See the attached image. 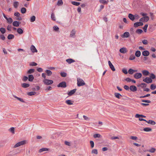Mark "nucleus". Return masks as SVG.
<instances>
[{
	"label": "nucleus",
	"instance_id": "f257e3e1",
	"mask_svg": "<svg viewBox=\"0 0 156 156\" xmlns=\"http://www.w3.org/2000/svg\"><path fill=\"white\" fill-rule=\"evenodd\" d=\"M27 143V141L25 140L22 141L18 142L14 145L13 147V148H16L20 146L24 145Z\"/></svg>",
	"mask_w": 156,
	"mask_h": 156
},
{
	"label": "nucleus",
	"instance_id": "f03ea898",
	"mask_svg": "<svg viewBox=\"0 0 156 156\" xmlns=\"http://www.w3.org/2000/svg\"><path fill=\"white\" fill-rule=\"evenodd\" d=\"M77 85L79 87L82 86L85 84V83L84 81L80 78H77Z\"/></svg>",
	"mask_w": 156,
	"mask_h": 156
},
{
	"label": "nucleus",
	"instance_id": "7ed1b4c3",
	"mask_svg": "<svg viewBox=\"0 0 156 156\" xmlns=\"http://www.w3.org/2000/svg\"><path fill=\"white\" fill-rule=\"evenodd\" d=\"M43 82L45 85H50L52 84L53 83V80L47 79L43 80Z\"/></svg>",
	"mask_w": 156,
	"mask_h": 156
},
{
	"label": "nucleus",
	"instance_id": "20e7f679",
	"mask_svg": "<svg viewBox=\"0 0 156 156\" xmlns=\"http://www.w3.org/2000/svg\"><path fill=\"white\" fill-rule=\"evenodd\" d=\"M3 16L7 20V22L9 24H11L12 23V22L13 21V20L12 18H8L6 17V16H5V15L4 13L3 14Z\"/></svg>",
	"mask_w": 156,
	"mask_h": 156
},
{
	"label": "nucleus",
	"instance_id": "39448f33",
	"mask_svg": "<svg viewBox=\"0 0 156 156\" xmlns=\"http://www.w3.org/2000/svg\"><path fill=\"white\" fill-rule=\"evenodd\" d=\"M143 81L147 83H151L152 82V80L151 78L148 77H147L144 79Z\"/></svg>",
	"mask_w": 156,
	"mask_h": 156
},
{
	"label": "nucleus",
	"instance_id": "423d86ee",
	"mask_svg": "<svg viewBox=\"0 0 156 156\" xmlns=\"http://www.w3.org/2000/svg\"><path fill=\"white\" fill-rule=\"evenodd\" d=\"M142 74L141 73H136L134 75V77L136 79H139L141 77Z\"/></svg>",
	"mask_w": 156,
	"mask_h": 156
},
{
	"label": "nucleus",
	"instance_id": "0eeeda50",
	"mask_svg": "<svg viewBox=\"0 0 156 156\" xmlns=\"http://www.w3.org/2000/svg\"><path fill=\"white\" fill-rule=\"evenodd\" d=\"M58 87H66V83L65 82H62L60 83L58 85Z\"/></svg>",
	"mask_w": 156,
	"mask_h": 156
},
{
	"label": "nucleus",
	"instance_id": "6e6552de",
	"mask_svg": "<svg viewBox=\"0 0 156 156\" xmlns=\"http://www.w3.org/2000/svg\"><path fill=\"white\" fill-rule=\"evenodd\" d=\"M119 51L121 53L125 54L127 52V50L125 48L123 47L120 49Z\"/></svg>",
	"mask_w": 156,
	"mask_h": 156
},
{
	"label": "nucleus",
	"instance_id": "1a4fd4ad",
	"mask_svg": "<svg viewBox=\"0 0 156 156\" xmlns=\"http://www.w3.org/2000/svg\"><path fill=\"white\" fill-rule=\"evenodd\" d=\"M108 63L109 66L110 68H111V69H112V70L113 71H115V68L114 66L110 61H108Z\"/></svg>",
	"mask_w": 156,
	"mask_h": 156
},
{
	"label": "nucleus",
	"instance_id": "9d476101",
	"mask_svg": "<svg viewBox=\"0 0 156 156\" xmlns=\"http://www.w3.org/2000/svg\"><path fill=\"white\" fill-rule=\"evenodd\" d=\"M129 89L131 91L133 92H135L136 91L137 88L134 85H131L130 86Z\"/></svg>",
	"mask_w": 156,
	"mask_h": 156
},
{
	"label": "nucleus",
	"instance_id": "9b49d317",
	"mask_svg": "<svg viewBox=\"0 0 156 156\" xmlns=\"http://www.w3.org/2000/svg\"><path fill=\"white\" fill-rule=\"evenodd\" d=\"M143 25V23L142 22H137L134 24V27H136L140 26H142Z\"/></svg>",
	"mask_w": 156,
	"mask_h": 156
},
{
	"label": "nucleus",
	"instance_id": "f8f14e48",
	"mask_svg": "<svg viewBox=\"0 0 156 156\" xmlns=\"http://www.w3.org/2000/svg\"><path fill=\"white\" fill-rule=\"evenodd\" d=\"M30 50L33 53L37 52V51L36 49V48L33 45H32L31 46Z\"/></svg>",
	"mask_w": 156,
	"mask_h": 156
},
{
	"label": "nucleus",
	"instance_id": "ddd939ff",
	"mask_svg": "<svg viewBox=\"0 0 156 156\" xmlns=\"http://www.w3.org/2000/svg\"><path fill=\"white\" fill-rule=\"evenodd\" d=\"M50 149L49 148H43L39 150V153H41L44 151H49Z\"/></svg>",
	"mask_w": 156,
	"mask_h": 156
},
{
	"label": "nucleus",
	"instance_id": "4468645a",
	"mask_svg": "<svg viewBox=\"0 0 156 156\" xmlns=\"http://www.w3.org/2000/svg\"><path fill=\"white\" fill-rule=\"evenodd\" d=\"M129 34L128 32H125L122 35L121 37L122 38L124 37H129Z\"/></svg>",
	"mask_w": 156,
	"mask_h": 156
},
{
	"label": "nucleus",
	"instance_id": "2eb2a0df",
	"mask_svg": "<svg viewBox=\"0 0 156 156\" xmlns=\"http://www.w3.org/2000/svg\"><path fill=\"white\" fill-rule=\"evenodd\" d=\"M128 17L129 19L132 21H133L135 19L134 15L132 14L129 13L128 15Z\"/></svg>",
	"mask_w": 156,
	"mask_h": 156
},
{
	"label": "nucleus",
	"instance_id": "dca6fc26",
	"mask_svg": "<svg viewBox=\"0 0 156 156\" xmlns=\"http://www.w3.org/2000/svg\"><path fill=\"white\" fill-rule=\"evenodd\" d=\"M20 23L17 21H14L12 23L14 27H19Z\"/></svg>",
	"mask_w": 156,
	"mask_h": 156
},
{
	"label": "nucleus",
	"instance_id": "f3484780",
	"mask_svg": "<svg viewBox=\"0 0 156 156\" xmlns=\"http://www.w3.org/2000/svg\"><path fill=\"white\" fill-rule=\"evenodd\" d=\"M76 89H74L68 92L67 94L69 96H71L74 94L76 92Z\"/></svg>",
	"mask_w": 156,
	"mask_h": 156
},
{
	"label": "nucleus",
	"instance_id": "a211bd4d",
	"mask_svg": "<svg viewBox=\"0 0 156 156\" xmlns=\"http://www.w3.org/2000/svg\"><path fill=\"white\" fill-rule=\"evenodd\" d=\"M66 61L69 64H70L72 63L75 62V61L72 58H69L66 60Z\"/></svg>",
	"mask_w": 156,
	"mask_h": 156
},
{
	"label": "nucleus",
	"instance_id": "6ab92c4d",
	"mask_svg": "<svg viewBox=\"0 0 156 156\" xmlns=\"http://www.w3.org/2000/svg\"><path fill=\"white\" fill-rule=\"evenodd\" d=\"M76 33V31L75 30H73L70 32V36L71 37H74Z\"/></svg>",
	"mask_w": 156,
	"mask_h": 156
},
{
	"label": "nucleus",
	"instance_id": "aec40b11",
	"mask_svg": "<svg viewBox=\"0 0 156 156\" xmlns=\"http://www.w3.org/2000/svg\"><path fill=\"white\" fill-rule=\"evenodd\" d=\"M150 53L147 51H145L142 52V55L144 56H147L149 55Z\"/></svg>",
	"mask_w": 156,
	"mask_h": 156
},
{
	"label": "nucleus",
	"instance_id": "412c9836",
	"mask_svg": "<svg viewBox=\"0 0 156 156\" xmlns=\"http://www.w3.org/2000/svg\"><path fill=\"white\" fill-rule=\"evenodd\" d=\"M28 78L29 81L32 82L34 79V77L32 75H28Z\"/></svg>",
	"mask_w": 156,
	"mask_h": 156
},
{
	"label": "nucleus",
	"instance_id": "4be33fe9",
	"mask_svg": "<svg viewBox=\"0 0 156 156\" xmlns=\"http://www.w3.org/2000/svg\"><path fill=\"white\" fill-rule=\"evenodd\" d=\"M143 74L145 76H147L149 74V71L147 70H144L142 71Z\"/></svg>",
	"mask_w": 156,
	"mask_h": 156
},
{
	"label": "nucleus",
	"instance_id": "5701e85b",
	"mask_svg": "<svg viewBox=\"0 0 156 156\" xmlns=\"http://www.w3.org/2000/svg\"><path fill=\"white\" fill-rule=\"evenodd\" d=\"M146 122L152 125H154L155 124V122L154 121L152 120H150L148 121H147V120H146Z\"/></svg>",
	"mask_w": 156,
	"mask_h": 156
},
{
	"label": "nucleus",
	"instance_id": "b1692460",
	"mask_svg": "<svg viewBox=\"0 0 156 156\" xmlns=\"http://www.w3.org/2000/svg\"><path fill=\"white\" fill-rule=\"evenodd\" d=\"M21 86L24 88L28 87L30 86V84L27 83H23L21 84Z\"/></svg>",
	"mask_w": 156,
	"mask_h": 156
},
{
	"label": "nucleus",
	"instance_id": "393cba45",
	"mask_svg": "<svg viewBox=\"0 0 156 156\" xmlns=\"http://www.w3.org/2000/svg\"><path fill=\"white\" fill-rule=\"evenodd\" d=\"M13 97L16 98L18 100L20 101V102H23V103H25V101L23 100L21 98L19 97H17V96L13 95Z\"/></svg>",
	"mask_w": 156,
	"mask_h": 156
},
{
	"label": "nucleus",
	"instance_id": "a878e982",
	"mask_svg": "<svg viewBox=\"0 0 156 156\" xmlns=\"http://www.w3.org/2000/svg\"><path fill=\"white\" fill-rule=\"evenodd\" d=\"M141 54L140 51L138 50L136 51L135 55L136 57H138L140 56Z\"/></svg>",
	"mask_w": 156,
	"mask_h": 156
},
{
	"label": "nucleus",
	"instance_id": "bb28decb",
	"mask_svg": "<svg viewBox=\"0 0 156 156\" xmlns=\"http://www.w3.org/2000/svg\"><path fill=\"white\" fill-rule=\"evenodd\" d=\"M19 5V3L17 1H15L13 2V6L15 8H17Z\"/></svg>",
	"mask_w": 156,
	"mask_h": 156
},
{
	"label": "nucleus",
	"instance_id": "cd10ccee",
	"mask_svg": "<svg viewBox=\"0 0 156 156\" xmlns=\"http://www.w3.org/2000/svg\"><path fill=\"white\" fill-rule=\"evenodd\" d=\"M17 32L19 34H22L23 33V31L21 28H18L17 29Z\"/></svg>",
	"mask_w": 156,
	"mask_h": 156
},
{
	"label": "nucleus",
	"instance_id": "c85d7f7f",
	"mask_svg": "<svg viewBox=\"0 0 156 156\" xmlns=\"http://www.w3.org/2000/svg\"><path fill=\"white\" fill-rule=\"evenodd\" d=\"M34 71L35 69H30L27 71V73L28 74H32L34 72Z\"/></svg>",
	"mask_w": 156,
	"mask_h": 156
},
{
	"label": "nucleus",
	"instance_id": "c756f323",
	"mask_svg": "<svg viewBox=\"0 0 156 156\" xmlns=\"http://www.w3.org/2000/svg\"><path fill=\"white\" fill-rule=\"evenodd\" d=\"M114 95L116 98L119 99L120 98V97L122 96L119 93H115Z\"/></svg>",
	"mask_w": 156,
	"mask_h": 156
},
{
	"label": "nucleus",
	"instance_id": "7c9ffc66",
	"mask_svg": "<svg viewBox=\"0 0 156 156\" xmlns=\"http://www.w3.org/2000/svg\"><path fill=\"white\" fill-rule=\"evenodd\" d=\"M73 101L71 100H67L66 101V103L68 105H72L73 104Z\"/></svg>",
	"mask_w": 156,
	"mask_h": 156
},
{
	"label": "nucleus",
	"instance_id": "2f4dec72",
	"mask_svg": "<svg viewBox=\"0 0 156 156\" xmlns=\"http://www.w3.org/2000/svg\"><path fill=\"white\" fill-rule=\"evenodd\" d=\"M108 0L106 1L105 0H99V2L100 3L103 4H107L108 2Z\"/></svg>",
	"mask_w": 156,
	"mask_h": 156
},
{
	"label": "nucleus",
	"instance_id": "473e14b6",
	"mask_svg": "<svg viewBox=\"0 0 156 156\" xmlns=\"http://www.w3.org/2000/svg\"><path fill=\"white\" fill-rule=\"evenodd\" d=\"M93 137L94 138H101V136L99 134H95L93 135Z\"/></svg>",
	"mask_w": 156,
	"mask_h": 156
},
{
	"label": "nucleus",
	"instance_id": "72a5a7b5",
	"mask_svg": "<svg viewBox=\"0 0 156 156\" xmlns=\"http://www.w3.org/2000/svg\"><path fill=\"white\" fill-rule=\"evenodd\" d=\"M71 3L73 5L77 6H79L80 5V2L75 1L72 2Z\"/></svg>",
	"mask_w": 156,
	"mask_h": 156
},
{
	"label": "nucleus",
	"instance_id": "f704fd0d",
	"mask_svg": "<svg viewBox=\"0 0 156 156\" xmlns=\"http://www.w3.org/2000/svg\"><path fill=\"white\" fill-rule=\"evenodd\" d=\"M14 37V35L12 34H9L8 35L7 38L9 39H11L13 38Z\"/></svg>",
	"mask_w": 156,
	"mask_h": 156
},
{
	"label": "nucleus",
	"instance_id": "c9c22d12",
	"mask_svg": "<svg viewBox=\"0 0 156 156\" xmlns=\"http://www.w3.org/2000/svg\"><path fill=\"white\" fill-rule=\"evenodd\" d=\"M36 94V92L35 91H32L27 93V95L29 96H32L35 94Z\"/></svg>",
	"mask_w": 156,
	"mask_h": 156
},
{
	"label": "nucleus",
	"instance_id": "e433bc0d",
	"mask_svg": "<svg viewBox=\"0 0 156 156\" xmlns=\"http://www.w3.org/2000/svg\"><path fill=\"white\" fill-rule=\"evenodd\" d=\"M144 131L146 132H149L151 131L152 130V129L149 127H147L144 128L143 129Z\"/></svg>",
	"mask_w": 156,
	"mask_h": 156
},
{
	"label": "nucleus",
	"instance_id": "4c0bfd02",
	"mask_svg": "<svg viewBox=\"0 0 156 156\" xmlns=\"http://www.w3.org/2000/svg\"><path fill=\"white\" fill-rule=\"evenodd\" d=\"M45 72L47 73V75L49 76H51L52 74V72L50 70H46Z\"/></svg>",
	"mask_w": 156,
	"mask_h": 156
},
{
	"label": "nucleus",
	"instance_id": "58836bf2",
	"mask_svg": "<svg viewBox=\"0 0 156 156\" xmlns=\"http://www.w3.org/2000/svg\"><path fill=\"white\" fill-rule=\"evenodd\" d=\"M150 88L152 90H155L156 88V86L154 84H152L151 85Z\"/></svg>",
	"mask_w": 156,
	"mask_h": 156
},
{
	"label": "nucleus",
	"instance_id": "ea45409f",
	"mask_svg": "<svg viewBox=\"0 0 156 156\" xmlns=\"http://www.w3.org/2000/svg\"><path fill=\"white\" fill-rule=\"evenodd\" d=\"M0 31L2 34H3L5 32L6 30L5 28L1 27L0 28Z\"/></svg>",
	"mask_w": 156,
	"mask_h": 156
},
{
	"label": "nucleus",
	"instance_id": "a19ab883",
	"mask_svg": "<svg viewBox=\"0 0 156 156\" xmlns=\"http://www.w3.org/2000/svg\"><path fill=\"white\" fill-rule=\"evenodd\" d=\"M35 19H36V17H35V16H32L30 18V22H33L35 21Z\"/></svg>",
	"mask_w": 156,
	"mask_h": 156
},
{
	"label": "nucleus",
	"instance_id": "79ce46f5",
	"mask_svg": "<svg viewBox=\"0 0 156 156\" xmlns=\"http://www.w3.org/2000/svg\"><path fill=\"white\" fill-rule=\"evenodd\" d=\"M146 86L147 84L146 83H142L140 84L139 85H138V87L143 88L144 87H146Z\"/></svg>",
	"mask_w": 156,
	"mask_h": 156
},
{
	"label": "nucleus",
	"instance_id": "37998d69",
	"mask_svg": "<svg viewBox=\"0 0 156 156\" xmlns=\"http://www.w3.org/2000/svg\"><path fill=\"white\" fill-rule=\"evenodd\" d=\"M91 153L92 154H98V152L97 149H93L91 151Z\"/></svg>",
	"mask_w": 156,
	"mask_h": 156
},
{
	"label": "nucleus",
	"instance_id": "c03bdc74",
	"mask_svg": "<svg viewBox=\"0 0 156 156\" xmlns=\"http://www.w3.org/2000/svg\"><path fill=\"white\" fill-rule=\"evenodd\" d=\"M21 12L23 14L25 13L26 12V9L24 7L22 8L21 9Z\"/></svg>",
	"mask_w": 156,
	"mask_h": 156
},
{
	"label": "nucleus",
	"instance_id": "a18cd8bd",
	"mask_svg": "<svg viewBox=\"0 0 156 156\" xmlns=\"http://www.w3.org/2000/svg\"><path fill=\"white\" fill-rule=\"evenodd\" d=\"M51 19L54 20V21H55L56 20V19L55 16V15L54 13H52L51 14Z\"/></svg>",
	"mask_w": 156,
	"mask_h": 156
},
{
	"label": "nucleus",
	"instance_id": "49530a36",
	"mask_svg": "<svg viewBox=\"0 0 156 156\" xmlns=\"http://www.w3.org/2000/svg\"><path fill=\"white\" fill-rule=\"evenodd\" d=\"M156 151V149L154 148H151V149L148 151L151 153H154Z\"/></svg>",
	"mask_w": 156,
	"mask_h": 156
},
{
	"label": "nucleus",
	"instance_id": "de8ad7c7",
	"mask_svg": "<svg viewBox=\"0 0 156 156\" xmlns=\"http://www.w3.org/2000/svg\"><path fill=\"white\" fill-rule=\"evenodd\" d=\"M40 89V87L38 86H36L35 87V88H33L32 89L33 90H38Z\"/></svg>",
	"mask_w": 156,
	"mask_h": 156
},
{
	"label": "nucleus",
	"instance_id": "09e8293b",
	"mask_svg": "<svg viewBox=\"0 0 156 156\" xmlns=\"http://www.w3.org/2000/svg\"><path fill=\"white\" fill-rule=\"evenodd\" d=\"M156 76L153 73H151L150 74V78L152 80V79H154L155 78Z\"/></svg>",
	"mask_w": 156,
	"mask_h": 156
},
{
	"label": "nucleus",
	"instance_id": "8fccbe9b",
	"mask_svg": "<svg viewBox=\"0 0 156 156\" xmlns=\"http://www.w3.org/2000/svg\"><path fill=\"white\" fill-rule=\"evenodd\" d=\"M9 130L10 132L12 133L13 134L15 133V129L14 127H12L11 128L9 129Z\"/></svg>",
	"mask_w": 156,
	"mask_h": 156
},
{
	"label": "nucleus",
	"instance_id": "3c124183",
	"mask_svg": "<svg viewBox=\"0 0 156 156\" xmlns=\"http://www.w3.org/2000/svg\"><path fill=\"white\" fill-rule=\"evenodd\" d=\"M133 71V69H130L128 71V73L129 74H132L134 73Z\"/></svg>",
	"mask_w": 156,
	"mask_h": 156
},
{
	"label": "nucleus",
	"instance_id": "603ef678",
	"mask_svg": "<svg viewBox=\"0 0 156 156\" xmlns=\"http://www.w3.org/2000/svg\"><path fill=\"white\" fill-rule=\"evenodd\" d=\"M135 58V57L134 55H131L129 58V59L130 60H133Z\"/></svg>",
	"mask_w": 156,
	"mask_h": 156
},
{
	"label": "nucleus",
	"instance_id": "864d4df0",
	"mask_svg": "<svg viewBox=\"0 0 156 156\" xmlns=\"http://www.w3.org/2000/svg\"><path fill=\"white\" fill-rule=\"evenodd\" d=\"M130 139L133 140H136L138 138L136 136H131L130 137Z\"/></svg>",
	"mask_w": 156,
	"mask_h": 156
},
{
	"label": "nucleus",
	"instance_id": "5fc2aeb1",
	"mask_svg": "<svg viewBox=\"0 0 156 156\" xmlns=\"http://www.w3.org/2000/svg\"><path fill=\"white\" fill-rule=\"evenodd\" d=\"M148 25L147 24H145L144 27L143 28L144 31L146 32H147V30L148 27Z\"/></svg>",
	"mask_w": 156,
	"mask_h": 156
},
{
	"label": "nucleus",
	"instance_id": "6e6d98bb",
	"mask_svg": "<svg viewBox=\"0 0 156 156\" xmlns=\"http://www.w3.org/2000/svg\"><path fill=\"white\" fill-rule=\"evenodd\" d=\"M63 4V2L62 0H58L57 2V5H62Z\"/></svg>",
	"mask_w": 156,
	"mask_h": 156
},
{
	"label": "nucleus",
	"instance_id": "4d7b16f0",
	"mask_svg": "<svg viewBox=\"0 0 156 156\" xmlns=\"http://www.w3.org/2000/svg\"><path fill=\"white\" fill-rule=\"evenodd\" d=\"M90 147L91 148H93L94 147V142L93 141H90Z\"/></svg>",
	"mask_w": 156,
	"mask_h": 156
},
{
	"label": "nucleus",
	"instance_id": "13d9d810",
	"mask_svg": "<svg viewBox=\"0 0 156 156\" xmlns=\"http://www.w3.org/2000/svg\"><path fill=\"white\" fill-rule=\"evenodd\" d=\"M143 32V31L141 29H137L136 30V32L138 34H140Z\"/></svg>",
	"mask_w": 156,
	"mask_h": 156
},
{
	"label": "nucleus",
	"instance_id": "bf43d9fd",
	"mask_svg": "<svg viewBox=\"0 0 156 156\" xmlns=\"http://www.w3.org/2000/svg\"><path fill=\"white\" fill-rule=\"evenodd\" d=\"M144 22H147L149 20V17L148 16H145L144 17Z\"/></svg>",
	"mask_w": 156,
	"mask_h": 156
},
{
	"label": "nucleus",
	"instance_id": "052dcab7",
	"mask_svg": "<svg viewBox=\"0 0 156 156\" xmlns=\"http://www.w3.org/2000/svg\"><path fill=\"white\" fill-rule=\"evenodd\" d=\"M65 144L68 146H71V143L70 142L67 141H65Z\"/></svg>",
	"mask_w": 156,
	"mask_h": 156
},
{
	"label": "nucleus",
	"instance_id": "680f3d73",
	"mask_svg": "<svg viewBox=\"0 0 156 156\" xmlns=\"http://www.w3.org/2000/svg\"><path fill=\"white\" fill-rule=\"evenodd\" d=\"M54 30L55 31H58L59 30V28L57 26H55L53 27Z\"/></svg>",
	"mask_w": 156,
	"mask_h": 156
},
{
	"label": "nucleus",
	"instance_id": "e2e57ef3",
	"mask_svg": "<svg viewBox=\"0 0 156 156\" xmlns=\"http://www.w3.org/2000/svg\"><path fill=\"white\" fill-rule=\"evenodd\" d=\"M60 74L63 77H65L66 76V73L64 72L61 73Z\"/></svg>",
	"mask_w": 156,
	"mask_h": 156
},
{
	"label": "nucleus",
	"instance_id": "0e129e2a",
	"mask_svg": "<svg viewBox=\"0 0 156 156\" xmlns=\"http://www.w3.org/2000/svg\"><path fill=\"white\" fill-rule=\"evenodd\" d=\"M28 79V77L26 76H24L22 79V80L23 81H26Z\"/></svg>",
	"mask_w": 156,
	"mask_h": 156
},
{
	"label": "nucleus",
	"instance_id": "69168bd1",
	"mask_svg": "<svg viewBox=\"0 0 156 156\" xmlns=\"http://www.w3.org/2000/svg\"><path fill=\"white\" fill-rule=\"evenodd\" d=\"M122 72L125 74H127L128 72L127 71V70L126 69H123L122 70Z\"/></svg>",
	"mask_w": 156,
	"mask_h": 156
},
{
	"label": "nucleus",
	"instance_id": "338daca9",
	"mask_svg": "<svg viewBox=\"0 0 156 156\" xmlns=\"http://www.w3.org/2000/svg\"><path fill=\"white\" fill-rule=\"evenodd\" d=\"M12 26L10 25H8L7 27V29L9 31H11Z\"/></svg>",
	"mask_w": 156,
	"mask_h": 156
},
{
	"label": "nucleus",
	"instance_id": "774afa93",
	"mask_svg": "<svg viewBox=\"0 0 156 156\" xmlns=\"http://www.w3.org/2000/svg\"><path fill=\"white\" fill-rule=\"evenodd\" d=\"M142 43L144 44L147 45V44L148 42L147 40H144L142 41Z\"/></svg>",
	"mask_w": 156,
	"mask_h": 156
}]
</instances>
